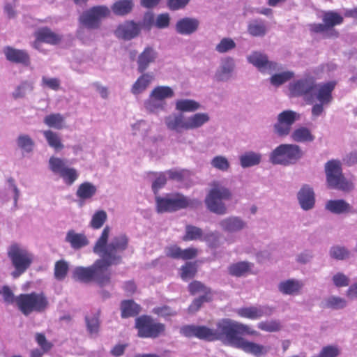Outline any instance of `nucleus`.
I'll return each mask as SVG.
<instances>
[{
	"mask_svg": "<svg viewBox=\"0 0 357 357\" xmlns=\"http://www.w3.org/2000/svg\"><path fill=\"white\" fill-rule=\"evenodd\" d=\"M174 96L173 90L167 86L155 87L151 92L149 99L146 102V107L152 109V103L155 101H162L165 98H172Z\"/></svg>",
	"mask_w": 357,
	"mask_h": 357,
	"instance_id": "obj_25",
	"label": "nucleus"
},
{
	"mask_svg": "<svg viewBox=\"0 0 357 357\" xmlns=\"http://www.w3.org/2000/svg\"><path fill=\"white\" fill-rule=\"evenodd\" d=\"M294 77V73L284 71L280 73H275L270 77V82L274 86H279Z\"/></svg>",
	"mask_w": 357,
	"mask_h": 357,
	"instance_id": "obj_47",
	"label": "nucleus"
},
{
	"mask_svg": "<svg viewBox=\"0 0 357 357\" xmlns=\"http://www.w3.org/2000/svg\"><path fill=\"white\" fill-rule=\"evenodd\" d=\"M49 163L51 170L54 173L59 174V175L68 168L65 166L64 160L59 158L52 157Z\"/></svg>",
	"mask_w": 357,
	"mask_h": 357,
	"instance_id": "obj_56",
	"label": "nucleus"
},
{
	"mask_svg": "<svg viewBox=\"0 0 357 357\" xmlns=\"http://www.w3.org/2000/svg\"><path fill=\"white\" fill-rule=\"evenodd\" d=\"M246 226V222L239 217L231 216L225 220V230L230 233L238 232Z\"/></svg>",
	"mask_w": 357,
	"mask_h": 357,
	"instance_id": "obj_32",
	"label": "nucleus"
},
{
	"mask_svg": "<svg viewBox=\"0 0 357 357\" xmlns=\"http://www.w3.org/2000/svg\"><path fill=\"white\" fill-rule=\"evenodd\" d=\"M333 284L337 287H347L349 284V278L343 273L337 272L332 277Z\"/></svg>",
	"mask_w": 357,
	"mask_h": 357,
	"instance_id": "obj_58",
	"label": "nucleus"
},
{
	"mask_svg": "<svg viewBox=\"0 0 357 357\" xmlns=\"http://www.w3.org/2000/svg\"><path fill=\"white\" fill-rule=\"evenodd\" d=\"M200 105L194 100L181 99L176 102V109L180 112H195L199 109Z\"/></svg>",
	"mask_w": 357,
	"mask_h": 357,
	"instance_id": "obj_41",
	"label": "nucleus"
},
{
	"mask_svg": "<svg viewBox=\"0 0 357 357\" xmlns=\"http://www.w3.org/2000/svg\"><path fill=\"white\" fill-rule=\"evenodd\" d=\"M304 155L301 148L295 144H282L274 149L269 155L272 164L288 166L296 164Z\"/></svg>",
	"mask_w": 357,
	"mask_h": 357,
	"instance_id": "obj_6",
	"label": "nucleus"
},
{
	"mask_svg": "<svg viewBox=\"0 0 357 357\" xmlns=\"http://www.w3.org/2000/svg\"><path fill=\"white\" fill-rule=\"evenodd\" d=\"M203 236L202 229L190 225L185 226V234L182 237L183 241H195L201 239Z\"/></svg>",
	"mask_w": 357,
	"mask_h": 357,
	"instance_id": "obj_45",
	"label": "nucleus"
},
{
	"mask_svg": "<svg viewBox=\"0 0 357 357\" xmlns=\"http://www.w3.org/2000/svg\"><path fill=\"white\" fill-rule=\"evenodd\" d=\"M197 272L196 262H187L181 268V278L183 280L192 278Z\"/></svg>",
	"mask_w": 357,
	"mask_h": 357,
	"instance_id": "obj_49",
	"label": "nucleus"
},
{
	"mask_svg": "<svg viewBox=\"0 0 357 357\" xmlns=\"http://www.w3.org/2000/svg\"><path fill=\"white\" fill-rule=\"evenodd\" d=\"M257 328L265 332L274 333L280 331L282 328V325L280 321L271 319L260 321L257 324Z\"/></svg>",
	"mask_w": 357,
	"mask_h": 357,
	"instance_id": "obj_46",
	"label": "nucleus"
},
{
	"mask_svg": "<svg viewBox=\"0 0 357 357\" xmlns=\"http://www.w3.org/2000/svg\"><path fill=\"white\" fill-rule=\"evenodd\" d=\"M3 52L6 59L13 63H21L26 66L30 64V56L26 50L7 46L4 48Z\"/></svg>",
	"mask_w": 357,
	"mask_h": 357,
	"instance_id": "obj_21",
	"label": "nucleus"
},
{
	"mask_svg": "<svg viewBox=\"0 0 357 357\" xmlns=\"http://www.w3.org/2000/svg\"><path fill=\"white\" fill-rule=\"evenodd\" d=\"M109 232V227L106 226L96 242L93 251L101 258L118 265L122 262V256L120 253L128 248L129 240L126 235L122 234L114 237L108 243Z\"/></svg>",
	"mask_w": 357,
	"mask_h": 357,
	"instance_id": "obj_3",
	"label": "nucleus"
},
{
	"mask_svg": "<svg viewBox=\"0 0 357 357\" xmlns=\"http://www.w3.org/2000/svg\"><path fill=\"white\" fill-rule=\"evenodd\" d=\"M96 191L97 189L94 185L89 182H84L78 187L76 195L81 199H89L96 193Z\"/></svg>",
	"mask_w": 357,
	"mask_h": 357,
	"instance_id": "obj_35",
	"label": "nucleus"
},
{
	"mask_svg": "<svg viewBox=\"0 0 357 357\" xmlns=\"http://www.w3.org/2000/svg\"><path fill=\"white\" fill-rule=\"evenodd\" d=\"M100 312H98L92 317H86L85 321L89 333L91 335L98 334L100 328Z\"/></svg>",
	"mask_w": 357,
	"mask_h": 357,
	"instance_id": "obj_48",
	"label": "nucleus"
},
{
	"mask_svg": "<svg viewBox=\"0 0 357 357\" xmlns=\"http://www.w3.org/2000/svg\"><path fill=\"white\" fill-rule=\"evenodd\" d=\"M336 81L317 83L312 76H306L291 82L289 89L291 96L302 98L308 105H312L311 116L316 120L324 115L325 107L333 100V91Z\"/></svg>",
	"mask_w": 357,
	"mask_h": 357,
	"instance_id": "obj_1",
	"label": "nucleus"
},
{
	"mask_svg": "<svg viewBox=\"0 0 357 357\" xmlns=\"http://www.w3.org/2000/svg\"><path fill=\"white\" fill-rule=\"evenodd\" d=\"M254 264L248 261L231 264L227 268L228 273L235 277H243L253 273Z\"/></svg>",
	"mask_w": 357,
	"mask_h": 357,
	"instance_id": "obj_26",
	"label": "nucleus"
},
{
	"mask_svg": "<svg viewBox=\"0 0 357 357\" xmlns=\"http://www.w3.org/2000/svg\"><path fill=\"white\" fill-rule=\"evenodd\" d=\"M303 286L301 280L289 278L282 280L278 284V290L284 296H295L301 294Z\"/></svg>",
	"mask_w": 357,
	"mask_h": 357,
	"instance_id": "obj_19",
	"label": "nucleus"
},
{
	"mask_svg": "<svg viewBox=\"0 0 357 357\" xmlns=\"http://www.w3.org/2000/svg\"><path fill=\"white\" fill-rule=\"evenodd\" d=\"M15 303L20 311L25 316L32 312H44L50 305L46 294L44 292L36 291L20 294L15 298Z\"/></svg>",
	"mask_w": 357,
	"mask_h": 357,
	"instance_id": "obj_5",
	"label": "nucleus"
},
{
	"mask_svg": "<svg viewBox=\"0 0 357 357\" xmlns=\"http://www.w3.org/2000/svg\"><path fill=\"white\" fill-rule=\"evenodd\" d=\"M157 58L158 52L156 50L152 47H146L138 56V71L141 73H143L148 68L151 63H153L155 61Z\"/></svg>",
	"mask_w": 357,
	"mask_h": 357,
	"instance_id": "obj_20",
	"label": "nucleus"
},
{
	"mask_svg": "<svg viewBox=\"0 0 357 357\" xmlns=\"http://www.w3.org/2000/svg\"><path fill=\"white\" fill-rule=\"evenodd\" d=\"M296 197L300 207L303 211H310L314 207L315 193L310 185H303L297 192Z\"/></svg>",
	"mask_w": 357,
	"mask_h": 357,
	"instance_id": "obj_16",
	"label": "nucleus"
},
{
	"mask_svg": "<svg viewBox=\"0 0 357 357\" xmlns=\"http://www.w3.org/2000/svg\"><path fill=\"white\" fill-rule=\"evenodd\" d=\"M326 305L329 308L340 310L344 308L347 305V302L344 298L332 296L327 298Z\"/></svg>",
	"mask_w": 357,
	"mask_h": 357,
	"instance_id": "obj_52",
	"label": "nucleus"
},
{
	"mask_svg": "<svg viewBox=\"0 0 357 357\" xmlns=\"http://www.w3.org/2000/svg\"><path fill=\"white\" fill-rule=\"evenodd\" d=\"M240 335L258 337L260 333L248 325L229 319H225V344L255 357H262L268 353V347L250 341Z\"/></svg>",
	"mask_w": 357,
	"mask_h": 357,
	"instance_id": "obj_2",
	"label": "nucleus"
},
{
	"mask_svg": "<svg viewBox=\"0 0 357 357\" xmlns=\"http://www.w3.org/2000/svg\"><path fill=\"white\" fill-rule=\"evenodd\" d=\"M322 20L329 29H333V26L342 23L343 17L336 12L327 11L324 13Z\"/></svg>",
	"mask_w": 357,
	"mask_h": 357,
	"instance_id": "obj_38",
	"label": "nucleus"
},
{
	"mask_svg": "<svg viewBox=\"0 0 357 357\" xmlns=\"http://www.w3.org/2000/svg\"><path fill=\"white\" fill-rule=\"evenodd\" d=\"M65 240L74 250L81 249L89 244V240L84 234L76 233L73 229L67 232Z\"/></svg>",
	"mask_w": 357,
	"mask_h": 357,
	"instance_id": "obj_28",
	"label": "nucleus"
},
{
	"mask_svg": "<svg viewBox=\"0 0 357 357\" xmlns=\"http://www.w3.org/2000/svg\"><path fill=\"white\" fill-rule=\"evenodd\" d=\"M180 333L186 337H197L206 341H214L221 338L223 328L219 325L218 329H212L206 326L185 325L180 328Z\"/></svg>",
	"mask_w": 357,
	"mask_h": 357,
	"instance_id": "obj_12",
	"label": "nucleus"
},
{
	"mask_svg": "<svg viewBox=\"0 0 357 357\" xmlns=\"http://www.w3.org/2000/svg\"><path fill=\"white\" fill-rule=\"evenodd\" d=\"M167 183L166 173H160L152 183V190L154 194H158V190Z\"/></svg>",
	"mask_w": 357,
	"mask_h": 357,
	"instance_id": "obj_62",
	"label": "nucleus"
},
{
	"mask_svg": "<svg viewBox=\"0 0 357 357\" xmlns=\"http://www.w3.org/2000/svg\"><path fill=\"white\" fill-rule=\"evenodd\" d=\"M152 312L158 317L164 318L174 317L177 314V312L175 310L167 305L155 307L153 309Z\"/></svg>",
	"mask_w": 357,
	"mask_h": 357,
	"instance_id": "obj_55",
	"label": "nucleus"
},
{
	"mask_svg": "<svg viewBox=\"0 0 357 357\" xmlns=\"http://www.w3.org/2000/svg\"><path fill=\"white\" fill-rule=\"evenodd\" d=\"M326 181L330 188L349 191L353 188L351 183L343 176L341 163L337 160H331L325 165Z\"/></svg>",
	"mask_w": 357,
	"mask_h": 357,
	"instance_id": "obj_10",
	"label": "nucleus"
},
{
	"mask_svg": "<svg viewBox=\"0 0 357 357\" xmlns=\"http://www.w3.org/2000/svg\"><path fill=\"white\" fill-rule=\"evenodd\" d=\"M41 85L54 91H58L60 89L61 82L58 78H49L44 76L42 77Z\"/></svg>",
	"mask_w": 357,
	"mask_h": 357,
	"instance_id": "obj_60",
	"label": "nucleus"
},
{
	"mask_svg": "<svg viewBox=\"0 0 357 357\" xmlns=\"http://www.w3.org/2000/svg\"><path fill=\"white\" fill-rule=\"evenodd\" d=\"M329 256L333 259L342 261L349 259L351 256V252L345 247L334 245L329 250Z\"/></svg>",
	"mask_w": 357,
	"mask_h": 357,
	"instance_id": "obj_42",
	"label": "nucleus"
},
{
	"mask_svg": "<svg viewBox=\"0 0 357 357\" xmlns=\"http://www.w3.org/2000/svg\"><path fill=\"white\" fill-rule=\"evenodd\" d=\"M199 25V22L195 18L184 17L177 21L176 31L181 35H190L195 32Z\"/></svg>",
	"mask_w": 357,
	"mask_h": 357,
	"instance_id": "obj_24",
	"label": "nucleus"
},
{
	"mask_svg": "<svg viewBox=\"0 0 357 357\" xmlns=\"http://www.w3.org/2000/svg\"><path fill=\"white\" fill-rule=\"evenodd\" d=\"M339 349L334 346H327L322 349L320 357H337L339 355Z\"/></svg>",
	"mask_w": 357,
	"mask_h": 357,
	"instance_id": "obj_64",
	"label": "nucleus"
},
{
	"mask_svg": "<svg viewBox=\"0 0 357 357\" xmlns=\"http://www.w3.org/2000/svg\"><path fill=\"white\" fill-rule=\"evenodd\" d=\"M289 135L291 140L297 143H310L314 140L311 130L305 126H299L292 130Z\"/></svg>",
	"mask_w": 357,
	"mask_h": 357,
	"instance_id": "obj_27",
	"label": "nucleus"
},
{
	"mask_svg": "<svg viewBox=\"0 0 357 357\" xmlns=\"http://www.w3.org/2000/svg\"><path fill=\"white\" fill-rule=\"evenodd\" d=\"M8 257L15 268L11 274L14 278H17L23 274L31 266L33 259L30 252L21 248L17 244L12 245L10 247L8 251Z\"/></svg>",
	"mask_w": 357,
	"mask_h": 357,
	"instance_id": "obj_9",
	"label": "nucleus"
},
{
	"mask_svg": "<svg viewBox=\"0 0 357 357\" xmlns=\"http://www.w3.org/2000/svg\"><path fill=\"white\" fill-rule=\"evenodd\" d=\"M107 215L105 211L100 210L96 211L92 216L90 225L93 229H100L107 220Z\"/></svg>",
	"mask_w": 357,
	"mask_h": 357,
	"instance_id": "obj_51",
	"label": "nucleus"
},
{
	"mask_svg": "<svg viewBox=\"0 0 357 357\" xmlns=\"http://www.w3.org/2000/svg\"><path fill=\"white\" fill-rule=\"evenodd\" d=\"M33 86L31 83L24 81L22 82L13 93V97L15 99L22 98L25 97L28 91H31Z\"/></svg>",
	"mask_w": 357,
	"mask_h": 357,
	"instance_id": "obj_53",
	"label": "nucleus"
},
{
	"mask_svg": "<svg viewBox=\"0 0 357 357\" xmlns=\"http://www.w3.org/2000/svg\"><path fill=\"white\" fill-rule=\"evenodd\" d=\"M301 118L300 113L286 109L280 112L273 125V132L278 137L284 138L290 135L293 125Z\"/></svg>",
	"mask_w": 357,
	"mask_h": 357,
	"instance_id": "obj_11",
	"label": "nucleus"
},
{
	"mask_svg": "<svg viewBox=\"0 0 357 357\" xmlns=\"http://www.w3.org/2000/svg\"><path fill=\"white\" fill-rule=\"evenodd\" d=\"M248 33L257 37L264 36L266 33L265 24L261 20H254L248 24Z\"/></svg>",
	"mask_w": 357,
	"mask_h": 357,
	"instance_id": "obj_43",
	"label": "nucleus"
},
{
	"mask_svg": "<svg viewBox=\"0 0 357 357\" xmlns=\"http://www.w3.org/2000/svg\"><path fill=\"white\" fill-rule=\"evenodd\" d=\"M170 17L168 13L160 14L157 16L155 26L158 29H165L169 25Z\"/></svg>",
	"mask_w": 357,
	"mask_h": 357,
	"instance_id": "obj_63",
	"label": "nucleus"
},
{
	"mask_svg": "<svg viewBox=\"0 0 357 357\" xmlns=\"http://www.w3.org/2000/svg\"><path fill=\"white\" fill-rule=\"evenodd\" d=\"M188 291L192 296L199 294H203V295H206L208 293L209 295H212L211 290L207 288L201 282L197 280H194L188 284Z\"/></svg>",
	"mask_w": 357,
	"mask_h": 357,
	"instance_id": "obj_50",
	"label": "nucleus"
},
{
	"mask_svg": "<svg viewBox=\"0 0 357 357\" xmlns=\"http://www.w3.org/2000/svg\"><path fill=\"white\" fill-rule=\"evenodd\" d=\"M60 176L67 185H72L78 177V174L74 168H67L63 171Z\"/></svg>",
	"mask_w": 357,
	"mask_h": 357,
	"instance_id": "obj_57",
	"label": "nucleus"
},
{
	"mask_svg": "<svg viewBox=\"0 0 357 357\" xmlns=\"http://www.w3.org/2000/svg\"><path fill=\"white\" fill-rule=\"evenodd\" d=\"M44 123L50 128L61 130L64 127L65 118L59 113L50 114L44 118Z\"/></svg>",
	"mask_w": 357,
	"mask_h": 357,
	"instance_id": "obj_37",
	"label": "nucleus"
},
{
	"mask_svg": "<svg viewBox=\"0 0 357 357\" xmlns=\"http://www.w3.org/2000/svg\"><path fill=\"white\" fill-rule=\"evenodd\" d=\"M195 202L181 193H169L155 197V208L158 213H172L192 206Z\"/></svg>",
	"mask_w": 357,
	"mask_h": 357,
	"instance_id": "obj_7",
	"label": "nucleus"
},
{
	"mask_svg": "<svg viewBox=\"0 0 357 357\" xmlns=\"http://www.w3.org/2000/svg\"><path fill=\"white\" fill-rule=\"evenodd\" d=\"M112 265L114 264L107 260L98 259L90 266L76 267L73 271V278L85 283L94 281L100 287H103L112 282V274L108 268Z\"/></svg>",
	"mask_w": 357,
	"mask_h": 357,
	"instance_id": "obj_4",
	"label": "nucleus"
},
{
	"mask_svg": "<svg viewBox=\"0 0 357 357\" xmlns=\"http://www.w3.org/2000/svg\"><path fill=\"white\" fill-rule=\"evenodd\" d=\"M311 31L314 33H322L326 37H337L338 35L335 29H329L325 23L312 24Z\"/></svg>",
	"mask_w": 357,
	"mask_h": 357,
	"instance_id": "obj_54",
	"label": "nucleus"
},
{
	"mask_svg": "<svg viewBox=\"0 0 357 357\" xmlns=\"http://www.w3.org/2000/svg\"><path fill=\"white\" fill-rule=\"evenodd\" d=\"M139 24L132 20H128L120 24L114 31L115 36L124 40H130L137 37L140 33Z\"/></svg>",
	"mask_w": 357,
	"mask_h": 357,
	"instance_id": "obj_17",
	"label": "nucleus"
},
{
	"mask_svg": "<svg viewBox=\"0 0 357 357\" xmlns=\"http://www.w3.org/2000/svg\"><path fill=\"white\" fill-rule=\"evenodd\" d=\"M261 153L255 151H246L239 156V163L242 168H249L258 165L261 161Z\"/></svg>",
	"mask_w": 357,
	"mask_h": 357,
	"instance_id": "obj_29",
	"label": "nucleus"
},
{
	"mask_svg": "<svg viewBox=\"0 0 357 357\" xmlns=\"http://www.w3.org/2000/svg\"><path fill=\"white\" fill-rule=\"evenodd\" d=\"M133 6L132 0H119L112 6V10L116 15L124 16L132 11Z\"/></svg>",
	"mask_w": 357,
	"mask_h": 357,
	"instance_id": "obj_33",
	"label": "nucleus"
},
{
	"mask_svg": "<svg viewBox=\"0 0 357 357\" xmlns=\"http://www.w3.org/2000/svg\"><path fill=\"white\" fill-rule=\"evenodd\" d=\"M110 10L106 6H96L84 11L79 17V24L88 29H98L103 19L109 17Z\"/></svg>",
	"mask_w": 357,
	"mask_h": 357,
	"instance_id": "obj_13",
	"label": "nucleus"
},
{
	"mask_svg": "<svg viewBox=\"0 0 357 357\" xmlns=\"http://www.w3.org/2000/svg\"><path fill=\"white\" fill-rule=\"evenodd\" d=\"M205 203L211 211L218 214L223 213V191L216 183L213 184Z\"/></svg>",
	"mask_w": 357,
	"mask_h": 357,
	"instance_id": "obj_15",
	"label": "nucleus"
},
{
	"mask_svg": "<svg viewBox=\"0 0 357 357\" xmlns=\"http://www.w3.org/2000/svg\"><path fill=\"white\" fill-rule=\"evenodd\" d=\"M247 60L263 73L272 74L273 72L282 70L280 64L270 61L268 56L261 52L255 51L251 52L247 56Z\"/></svg>",
	"mask_w": 357,
	"mask_h": 357,
	"instance_id": "obj_14",
	"label": "nucleus"
},
{
	"mask_svg": "<svg viewBox=\"0 0 357 357\" xmlns=\"http://www.w3.org/2000/svg\"><path fill=\"white\" fill-rule=\"evenodd\" d=\"M212 300L213 296L209 295L208 293L195 298L187 309L188 314H193L196 313L200 310L204 303L211 302Z\"/></svg>",
	"mask_w": 357,
	"mask_h": 357,
	"instance_id": "obj_40",
	"label": "nucleus"
},
{
	"mask_svg": "<svg viewBox=\"0 0 357 357\" xmlns=\"http://www.w3.org/2000/svg\"><path fill=\"white\" fill-rule=\"evenodd\" d=\"M135 328L140 338L156 339L165 334L166 326L150 315L143 314L135 320Z\"/></svg>",
	"mask_w": 357,
	"mask_h": 357,
	"instance_id": "obj_8",
	"label": "nucleus"
},
{
	"mask_svg": "<svg viewBox=\"0 0 357 357\" xmlns=\"http://www.w3.org/2000/svg\"><path fill=\"white\" fill-rule=\"evenodd\" d=\"M43 135L49 146L53 148L55 151H61L63 149L64 146L62 144L61 139L57 133L48 130L44 131Z\"/></svg>",
	"mask_w": 357,
	"mask_h": 357,
	"instance_id": "obj_39",
	"label": "nucleus"
},
{
	"mask_svg": "<svg viewBox=\"0 0 357 357\" xmlns=\"http://www.w3.org/2000/svg\"><path fill=\"white\" fill-rule=\"evenodd\" d=\"M313 257V252L310 250H305L296 255V261L300 264H306L310 263Z\"/></svg>",
	"mask_w": 357,
	"mask_h": 357,
	"instance_id": "obj_61",
	"label": "nucleus"
},
{
	"mask_svg": "<svg viewBox=\"0 0 357 357\" xmlns=\"http://www.w3.org/2000/svg\"><path fill=\"white\" fill-rule=\"evenodd\" d=\"M272 312V309L265 305H252L241 307L236 310L238 316L252 320L259 319L264 316H270Z\"/></svg>",
	"mask_w": 357,
	"mask_h": 357,
	"instance_id": "obj_18",
	"label": "nucleus"
},
{
	"mask_svg": "<svg viewBox=\"0 0 357 357\" xmlns=\"http://www.w3.org/2000/svg\"><path fill=\"white\" fill-rule=\"evenodd\" d=\"M165 124L170 130L181 132L188 130L187 118L182 114H174L165 118Z\"/></svg>",
	"mask_w": 357,
	"mask_h": 357,
	"instance_id": "obj_23",
	"label": "nucleus"
},
{
	"mask_svg": "<svg viewBox=\"0 0 357 357\" xmlns=\"http://www.w3.org/2000/svg\"><path fill=\"white\" fill-rule=\"evenodd\" d=\"M68 271V263L63 259L59 260L54 264V278L58 280H63L67 276Z\"/></svg>",
	"mask_w": 357,
	"mask_h": 357,
	"instance_id": "obj_44",
	"label": "nucleus"
},
{
	"mask_svg": "<svg viewBox=\"0 0 357 357\" xmlns=\"http://www.w3.org/2000/svg\"><path fill=\"white\" fill-rule=\"evenodd\" d=\"M18 146L27 152L32 151L34 143L28 135H20L17 139Z\"/></svg>",
	"mask_w": 357,
	"mask_h": 357,
	"instance_id": "obj_59",
	"label": "nucleus"
},
{
	"mask_svg": "<svg viewBox=\"0 0 357 357\" xmlns=\"http://www.w3.org/2000/svg\"><path fill=\"white\" fill-rule=\"evenodd\" d=\"M34 36L38 39V41L50 45L59 44L62 38L61 36L54 33L47 26L38 29L34 33Z\"/></svg>",
	"mask_w": 357,
	"mask_h": 357,
	"instance_id": "obj_22",
	"label": "nucleus"
},
{
	"mask_svg": "<svg viewBox=\"0 0 357 357\" xmlns=\"http://www.w3.org/2000/svg\"><path fill=\"white\" fill-rule=\"evenodd\" d=\"M141 307L133 300H123L121 303V316L123 319L135 317L141 312Z\"/></svg>",
	"mask_w": 357,
	"mask_h": 357,
	"instance_id": "obj_30",
	"label": "nucleus"
},
{
	"mask_svg": "<svg viewBox=\"0 0 357 357\" xmlns=\"http://www.w3.org/2000/svg\"><path fill=\"white\" fill-rule=\"evenodd\" d=\"M153 79V76L149 73H143L134 83L132 93L139 94L144 91Z\"/></svg>",
	"mask_w": 357,
	"mask_h": 357,
	"instance_id": "obj_36",
	"label": "nucleus"
},
{
	"mask_svg": "<svg viewBox=\"0 0 357 357\" xmlns=\"http://www.w3.org/2000/svg\"><path fill=\"white\" fill-rule=\"evenodd\" d=\"M325 207L335 214L347 213L351 209V205L344 199L329 200L326 202Z\"/></svg>",
	"mask_w": 357,
	"mask_h": 357,
	"instance_id": "obj_31",
	"label": "nucleus"
},
{
	"mask_svg": "<svg viewBox=\"0 0 357 357\" xmlns=\"http://www.w3.org/2000/svg\"><path fill=\"white\" fill-rule=\"evenodd\" d=\"M210 118L207 113H196L187 118L188 128L195 130L202 127L209 121Z\"/></svg>",
	"mask_w": 357,
	"mask_h": 357,
	"instance_id": "obj_34",
	"label": "nucleus"
}]
</instances>
